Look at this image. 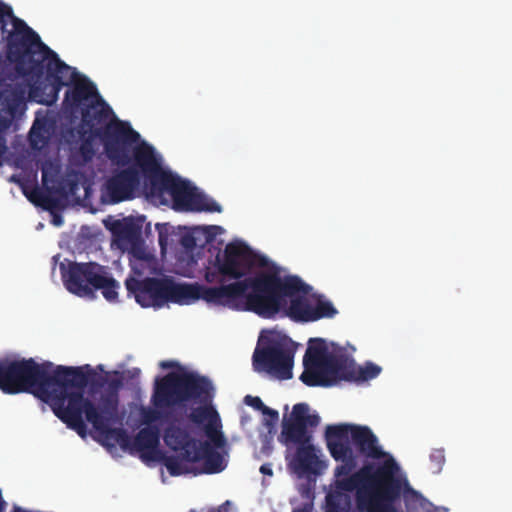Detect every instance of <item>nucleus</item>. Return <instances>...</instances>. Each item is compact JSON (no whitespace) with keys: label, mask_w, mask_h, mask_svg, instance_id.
Listing matches in <instances>:
<instances>
[{"label":"nucleus","mask_w":512,"mask_h":512,"mask_svg":"<svg viewBox=\"0 0 512 512\" xmlns=\"http://www.w3.org/2000/svg\"><path fill=\"white\" fill-rule=\"evenodd\" d=\"M293 341H271L253 353V367L258 372H266L279 380H288L293 376L295 355Z\"/></svg>","instance_id":"9b49d317"},{"label":"nucleus","mask_w":512,"mask_h":512,"mask_svg":"<svg viewBox=\"0 0 512 512\" xmlns=\"http://www.w3.org/2000/svg\"><path fill=\"white\" fill-rule=\"evenodd\" d=\"M258 264V255L243 242L228 243L218 253L211 267H206L204 279L218 286L207 287L198 283H175L168 278L147 277L139 280L128 277L125 286L142 307H162L167 302L189 305L197 300L237 311L265 313L261 292L266 294V278L239 281Z\"/></svg>","instance_id":"f257e3e1"},{"label":"nucleus","mask_w":512,"mask_h":512,"mask_svg":"<svg viewBox=\"0 0 512 512\" xmlns=\"http://www.w3.org/2000/svg\"><path fill=\"white\" fill-rule=\"evenodd\" d=\"M61 222H62V220H61L60 218H59V219H56V218L54 219V223H55L56 225H60V224H61Z\"/></svg>","instance_id":"c03bdc74"},{"label":"nucleus","mask_w":512,"mask_h":512,"mask_svg":"<svg viewBox=\"0 0 512 512\" xmlns=\"http://www.w3.org/2000/svg\"><path fill=\"white\" fill-rule=\"evenodd\" d=\"M135 160L144 172V183L149 187L150 194L168 193L173 200L175 210L187 211L196 189L179 176L164 170L161 158L153 146L139 147L135 154Z\"/></svg>","instance_id":"1a4fd4ad"},{"label":"nucleus","mask_w":512,"mask_h":512,"mask_svg":"<svg viewBox=\"0 0 512 512\" xmlns=\"http://www.w3.org/2000/svg\"><path fill=\"white\" fill-rule=\"evenodd\" d=\"M244 402L245 404H247L248 406L254 408L255 410H258V411H261L263 412L264 409L267 407L263 401L257 397V396H251V395H247L245 396L244 398Z\"/></svg>","instance_id":"72a5a7b5"},{"label":"nucleus","mask_w":512,"mask_h":512,"mask_svg":"<svg viewBox=\"0 0 512 512\" xmlns=\"http://www.w3.org/2000/svg\"><path fill=\"white\" fill-rule=\"evenodd\" d=\"M432 512H447V509L440 508V507H435Z\"/></svg>","instance_id":"37998d69"},{"label":"nucleus","mask_w":512,"mask_h":512,"mask_svg":"<svg viewBox=\"0 0 512 512\" xmlns=\"http://www.w3.org/2000/svg\"><path fill=\"white\" fill-rule=\"evenodd\" d=\"M120 285L113 278L108 268L106 267L101 276L99 284H97L95 291L100 290L103 297L109 302H115L118 299V289Z\"/></svg>","instance_id":"cd10ccee"},{"label":"nucleus","mask_w":512,"mask_h":512,"mask_svg":"<svg viewBox=\"0 0 512 512\" xmlns=\"http://www.w3.org/2000/svg\"><path fill=\"white\" fill-rule=\"evenodd\" d=\"M0 37L7 41V56L19 73L32 58L50 53L49 47L25 21L16 17L12 8L0 1Z\"/></svg>","instance_id":"9d476101"},{"label":"nucleus","mask_w":512,"mask_h":512,"mask_svg":"<svg viewBox=\"0 0 512 512\" xmlns=\"http://www.w3.org/2000/svg\"><path fill=\"white\" fill-rule=\"evenodd\" d=\"M165 444L174 451H180L182 458L188 462H198L199 453L195 452L198 444L183 428L170 425L164 432Z\"/></svg>","instance_id":"2eb2a0df"},{"label":"nucleus","mask_w":512,"mask_h":512,"mask_svg":"<svg viewBox=\"0 0 512 512\" xmlns=\"http://www.w3.org/2000/svg\"><path fill=\"white\" fill-rule=\"evenodd\" d=\"M49 52L47 55H35L33 62L27 63L18 73L32 82L30 96L33 99L40 104L52 105L57 101L60 90L71 84L72 88L65 93L64 104L72 111L85 106V101L99 98L93 82L62 61L55 51L49 48Z\"/></svg>","instance_id":"20e7f679"},{"label":"nucleus","mask_w":512,"mask_h":512,"mask_svg":"<svg viewBox=\"0 0 512 512\" xmlns=\"http://www.w3.org/2000/svg\"><path fill=\"white\" fill-rule=\"evenodd\" d=\"M22 100V95L15 88L0 90V132L9 128Z\"/></svg>","instance_id":"4be33fe9"},{"label":"nucleus","mask_w":512,"mask_h":512,"mask_svg":"<svg viewBox=\"0 0 512 512\" xmlns=\"http://www.w3.org/2000/svg\"><path fill=\"white\" fill-rule=\"evenodd\" d=\"M325 440L347 447L353 446L359 455L368 459L384 457L378 438L367 426L348 423L328 425L325 430Z\"/></svg>","instance_id":"f8f14e48"},{"label":"nucleus","mask_w":512,"mask_h":512,"mask_svg":"<svg viewBox=\"0 0 512 512\" xmlns=\"http://www.w3.org/2000/svg\"><path fill=\"white\" fill-rule=\"evenodd\" d=\"M195 452L199 453V461L203 460L204 473L216 474L225 469L223 456L208 441L200 442Z\"/></svg>","instance_id":"b1692460"},{"label":"nucleus","mask_w":512,"mask_h":512,"mask_svg":"<svg viewBox=\"0 0 512 512\" xmlns=\"http://www.w3.org/2000/svg\"><path fill=\"white\" fill-rule=\"evenodd\" d=\"M214 387L205 376L194 372H169L154 382L151 404L158 409L180 407L189 401L212 402Z\"/></svg>","instance_id":"6e6552de"},{"label":"nucleus","mask_w":512,"mask_h":512,"mask_svg":"<svg viewBox=\"0 0 512 512\" xmlns=\"http://www.w3.org/2000/svg\"><path fill=\"white\" fill-rule=\"evenodd\" d=\"M253 267L247 272L246 276L239 278V281L254 280L255 278H266L264 290L261 292L262 301H264L265 313L256 315L273 319L279 313L288 315L291 319L300 322H314L322 318H333L337 309L332 302L324 299H317L315 304H311L303 295L307 294L310 286L296 275H282V270L273 266L266 270H259L252 273Z\"/></svg>","instance_id":"7ed1b4c3"},{"label":"nucleus","mask_w":512,"mask_h":512,"mask_svg":"<svg viewBox=\"0 0 512 512\" xmlns=\"http://www.w3.org/2000/svg\"><path fill=\"white\" fill-rule=\"evenodd\" d=\"M96 134L103 143L108 159L118 167H125L115 171L105 181V195L114 204L133 199L140 187L141 179H144V172L137 165L135 154L139 147L151 145L142 141L133 147V144L139 141L140 134L130 123L120 119H115L104 128L98 129Z\"/></svg>","instance_id":"423d86ee"},{"label":"nucleus","mask_w":512,"mask_h":512,"mask_svg":"<svg viewBox=\"0 0 512 512\" xmlns=\"http://www.w3.org/2000/svg\"><path fill=\"white\" fill-rule=\"evenodd\" d=\"M320 417L317 414H310L307 403H297L293 406L288 419L282 423L281 437L289 442H310L311 435L307 428L318 426Z\"/></svg>","instance_id":"4468645a"},{"label":"nucleus","mask_w":512,"mask_h":512,"mask_svg":"<svg viewBox=\"0 0 512 512\" xmlns=\"http://www.w3.org/2000/svg\"><path fill=\"white\" fill-rule=\"evenodd\" d=\"M187 211L193 212H210V213H220L222 211V207L219 203H217L214 199L206 196L203 193H199L195 190L191 203L187 209Z\"/></svg>","instance_id":"bb28decb"},{"label":"nucleus","mask_w":512,"mask_h":512,"mask_svg":"<svg viewBox=\"0 0 512 512\" xmlns=\"http://www.w3.org/2000/svg\"><path fill=\"white\" fill-rule=\"evenodd\" d=\"M166 467L169 470L171 475H179L180 474V465L176 458H170L166 462Z\"/></svg>","instance_id":"c9c22d12"},{"label":"nucleus","mask_w":512,"mask_h":512,"mask_svg":"<svg viewBox=\"0 0 512 512\" xmlns=\"http://www.w3.org/2000/svg\"><path fill=\"white\" fill-rule=\"evenodd\" d=\"M182 244L186 248H191L195 245V240L192 237H183Z\"/></svg>","instance_id":"58836bf2"},{"label":"nucleus","mask_w":512,"mask_h":512,"mask_svg":"<svg viewBox=\"0 0 512 512\" xmlns=\"http://www.w3.org/2000/svg\"><path fill=\"white\" fill-rule=\"evenodd\" d=\"M389 463L374 468L366 465L351 477L338 481V487L345 492L355 491L359 509L366 512H403L394 503L401 497L403 481L395 479Z\"/></svg>","instance_id":"0eeeda50"},{"label":"nucleus","mask_w":512,"mask_h":512,"mask_svg":"<svg viewBox=\"0 0 512 512\" xmlns=\"http://www.w3.org/2000/svg\"><path fill=\"white\" fill-rule=\"evenodd\" d=\"M159 366L162 368V369H170V368H176L179 366V364L175 361H171V360H166V361H161L159 363Z\"/></svg>","instance_id":"4c0bfd02"},{"label":"nucleus","mask_w":512,"mask_h":512,"mask_svg":"<svg viewBox=\"0 0 512 512\" xmlns=\"http://www.w3.org/2000/svg\"><path fill=\"white\" fill-rule=\"evenodd\" d=\"M160 443V431L156 426H147L139 430L132 441V448L143 458H152Z\"/></svg>","instance_id":"412c9836"},{"label":"nucleus","mask_w":512,"mask_h":512,"mask_svg":"<svg viewBox=\"0 0 512 512\" xmlns=\"http://www.w3.org/2000/svg\"><path fill=\"white\" fill-rule=\"evenodd\" d=\"M326 444L331 456L336 461L342 462V464L335 469V476L337 477L336 486H338L339 480L352 476L350 473L357 466L356 455L352 447L343 446L340 443H333L330 440H326ZM337 488L340 489L339 487Z\"/></svg>","instance_id":"6ab92c4d"},{"label":"nucleus","mask_w":512,"mask_h":512,"mask_svg":"<svg viewBox=\"0 0 512 512\" xmlns=\"http://www.w3.org/2000/svg\"><path fill=\"white\" fill-rule=\"evenodd\" d=\"M333 357V354L328 353V348L323 339H310L303 357V365L310 364L315 367H322L326 369L328 366V360Z\"/></svg>","instance_id":"393cba45"},{"label":"nucleus","mask_w":512,"mask_h":512,"mask_svg":"<svg viewBox=\"0 0 512 512\" xmlns=\"http://www.w3.org/2000/svg\"><path fill=\"white\" fill-rule=\"evenodd\" d=\"M66 369L77 370L83 380L79 384L62 385L61 404L58 406L59 419L80 436H84L87 429L83 420L84 414L96 431L114 438L122 447L128 446L129 437L125 430L111 427L119 421V391L123 387L121 373L114 371L113 376L106 380L107 386L101 393L99 404L96 406L84 396V390L89 383V374L85 373L82 367H66Z\"/></svg>","instance_id":"f03ea898"},{"label":"nucleus","mask_w":512,"mask_h":512,"mask_svg":"<svg viewBox=\"0 0 512 512\" xmlns=\"http://www.w3.org/2000/svg\"><path fill=\"white\" fill-rule=\"evenodd\" d=\"M83 124L96 134L98 129L104 128L108 123L117 119L111 107L99 96L95 101L82 107L81 110Z\"/></svg>","instance_id":"dca6fc26"},{"label":"nucleus","mask_w":512,"mask_h":512,"mask_svg":"<svg viewBox=\"0 0 512 512\" xmlns=\"http://www.w3.org/2000/svg\"><path fill=\"white\" fill-rule=\"evenodd\" d=\"M430 470L437 474L442 470L445 463V453L443 449H433L429 456Z\"/></svg>","instance_id":"2f4dec72"},{"label":"nucleus","mask_w":512,"mask_h":512,"mask_svg":"<svg viewBox=\"0 0 512 512\" xmlns=\"http://www.w3.org/2000/svg\"><path fill=\"white\" fill-rule=\"evenodd\" d=\"M166 409H158L153 406L151 407H142L140 410L141 420L144 424L150 426L152 423L162 419L164 417V411Z\"/></svg>","instance_id":"c756f323"},{"label":"nucleus","mask_w":512,"mask_h":512,"mask_svg":"<svg viewBox=\"0 0 512 512\" xmlns=\"http://www.w3.org/2000/svg\"><path fill=\"white\" fill-rule=\"evenodd\" d=\"M159 245L161 246L162 249H164L166 245V238L163 236L162 233H159Z\"/></svg>","instance_id":"ea45409f"},{"label":"nucleus","mask_w":512,"mask_h":512,"mask_svg":"<svg viewBox=\"0 0 512 512\" xmlns=\"http://www.w3.org/2000/svg\"><path fill=\"white\" fill-rule=\"evenodd\" d=\"M297 444L295 455L292 460L294 469L301 474H317L322 467L315 447L310 442H293Z\"/></svg>","instance_id":"a211bd4d"},{"label":"nucleus","mask_w":512,"mask_h":512,"mask_svg":"<svg viewBox=\"0 0 512 512\" xmlns=\"http://www.w3.org/2000/svg\"><path fill=\"white\" fill-rule=\"evenodd\" d=\"M210 404L211 402H208L203 404V406L194 408L190 413L189 418L196 424H201L205 420H208V423L205 426V433L209 440L216 447L220 448L224 446L225 438L219 430V414Z\"/></svg>","instance_id":"f3484780"},{"label":"nucleus","mask_w":512,"mask_h":512,"mask_svg":"<svg viewBox=\"0 0 512 512\" xmlns=\"http://www.w3.org/2000/svg\"><path fill=\"white\" fill-rule=\"evenodd\" d=\"M132 377H138L141 373L140 369L139 368H134L132 371Z\"/></svg>","instance_id":"a19ab883"},{"label":"nucleus","mask_w":512,"mask_h":512,"mask_svg":"<svg viewBox=\"0 0 512 512\" xmlns=\"http://www.w3.org/2000/svg\"><path fill=\"white\" fill-rule=\"evenodd\" d=\"M82 380L77 370L66 369V366L53 369L49 361L0 359V390L6 394L31 393L47 403L58 418L62 385L79 384Z\"/></svg>","instance_id":"39448f33"},{"label":"nucleus","mask_w":512,"mask_h":512,"mask_svg":"<svg viewBox=\"0 0 512 512\" xmlns=\"http://www.w3.org/2000/svg\"><path fill=\"white\" fill-rule=\"evenodd\" d=\"M385 463L393 466L394 478L404 483L401 488V496H403L406 512H424L426 506L425 499L409 485L406 476L400 471L398 464L393 459L387 460Z\"/></svg>","instance_id":"aec40b11"},{"label":"nucleus","mask_w":512,"mask_h":512,"mask_svg":"<svg viewBox=\"0 0 512 512\" xmlns=\"http://www.w3.org/2000/svg\"><path fill=\"white\" fill-rule=\"evenodd\" d=\"M24 194L32 203L36 205H40L44 201V194L38 187H35L30 193H27L24 190Z\"/></svg>","instance_id":"f704fd0d"},{"label":"nucleus","mask_w":512,"mask_h":512,"mask_svg":"<svg viewBox=\"0 0 512 512\" xmlns=\"http://www.w3.org/2000/svg\"><path fill=\"white\" fill-rule=\"evenodd\" d=\"M260 472L263 475L272 476L273 475L272 465L270 463L262 464L260 466Z\"/></svg>","instance_id":"e433bc0d"},{"label":"nucleus","mask_w":512,"mask_h":512,"mask_svg":"<svg viewBox=\"0 0 512 512\" xmlns=\"http://www.w3.org/2000/svg\"><path fill=\"white\" fill-rule=\"evenodd\" d=\"M328 512H343V511H340V510H338V509H329V511H328Z\"/></svg>","instance_id":"a18cd8bd"},{"label":"nucleus","mask_w":512,"mask_h":512,"mask_svg":"<svg viewBox=\"0 0 512 512\" xmlns=\"http://www.w3.org/2000/svg\"><path fill=\"white\" fill-rule=\"evenodd\" d=\"M42 178H43V182H45L46 181V173L45 172H43Z\"/></svg>","instance_id":"49530a36"},{"label":"nucleus","mask_w":512,"mask_h":512,"mask_svg":"<svg viewBox=\"0 0 512 512\" xmlns=\"http://www.w3.org/2000/svg\"><path fill=\"white\" fill-rule=\"evenodd\" d=\"M106 266L96 262H71L67 268L61 266L62 281L65 288L78 297L94 298L95 288Z\"/></svg>","instance_id":"ddd939ff"},{"label":"nucleus","mask_w":512,"mask_h":512,"mask_svg":"<svg viewBox=\"0 0 512 512\" xmlns=\"http://www.w3.org/2000/svg\"><path fill=\"white\" fill-rule=\"evenodd\" d=\"M304 371L300 376V380L310 387H329L333 385L332 379L329 377L328 370L314 365H304Z\"/></svg>","instance_id":"a878e982"},{"label":"nucleus","mask_w":512,"mask_h":512,"mask_svg":"<svg viewBox=\"0 0 512 512\" xmlns=\"http://www.w3.org/2000/svg\"><path fill=\"white\" fill-rule=\"evenodd\" d=\"M119 234L129 240L138 239L141 234V226L133 221H127L120 224Z\"/></svg>","instance_id":"7c9ffc66"},{"label":"nucleus","mask_w":512,"mask_h":512,"mask_svg":"<svg viewBox=\"0 0 512 512\" xmlns=\"http://www.w3.org/2000/svg\"><path fill=\"white\" fill-rule=\"evenodd\" d=\"M262 413L266 416L263 420L264 425L268 428L274 427L279 419L278 411L267 406Z\"/></svg>","instance_id":"473e14b6"},{"label":"nucleus","mask_w":512,"mask_h":512,"mask_svg":"<svg viewBox=\"0 0 512 512\" xmlns=\"http://www.w3.org/2000/svg\"><path fill=\"white\" fill-rule=\"evenodd\" d=\"M329 377L332 379L333 384L337 380L354 381L356 379L357 364L354 360L347 358L344 355H334L333 358L328 360Z\"/></svg>","instance_id":"5701e85b"},{"label":"nucleus","mask_w":512,"mask_h":512,"mask_svg":"<svg viewBox=\"0 0 512 512\" xmlns=\"http://www.w3.org/2000/svg\"><path fill=\"white\" fill-rule=\"evenodd\" d=\"M294 512H311L309 508L303 507L295 509Z\"/></svg>","instance_id":"79ce46f5"},{"label":"nucleus","mask_w":512,"mask_h":512,"mask_svg":"<svg viewBox=\"0 0 512 512\" xmlns=\"http://www.w3.org/2000/svg\"><path fill=\"white\" fill-rule=\"evenodd\" d=\"M382 368L375 363L366 362L365 365H357L355 382H365L378 377Z\"/></svg>","instance_id":"c85d7f7f"}]
</instances>
